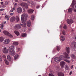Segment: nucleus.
Wrapping results in <instances>:
<instances>
[{
	"instance_id": "bf43d9fd",
	"label": "nucleus",
	"mask_w": 76,
	"mask_h": 76,
	"mask_svg": "<svg viewBox=\"0 0 76 76\" xmlns=\"http://www.w3.org/2000/svg\"><path fill=\"white\" fill-rule=\"evenodd\" d=\"M28 0H23V1H28Z\"/></svg>"
},
{
	"instance_id": "774afa93",
	"label": "nucleus",
	"mask_w": 76,
	"mask_h": 76,
	"mask_svg": "<svg viewBox=\"0 0 76 76\" xmlns=\"http://www.w3.org/2000/svg\"><path fill=\"white\" fill-rule=\"evenodd\" d=\"M4 56V58H5V56Z\"/></svg>"
},
{
	"instance_id": "13d9d810",
	"label": "nucleus",
	"mask_w": 76,
	"mask_h": 76,
	"mask_svg": "<svg viewBox=\"0 0 76 76\" xmlns=\"http://www.w3.org/2000/svg\"><path fill=\"white\" fill-rule=\"evenodd\" d=\"M15 2L18 3V0H15Z\"/></svg>"
},
{
	"instance_id": "393cba45",
	"label": "nucleus",
	"mask_w": 76,
	"mask_h": 76,
	"mask_svg": "<svg viewBox=\"0 0 76 76\" xmlns=\"http://www.w3.org/2000/svg\"><path fill=\"white\" fill-rule=\"evenodd\" d=\"M72 11H73V9H72V8H70L68 10V12L69 13L71 12H72Z\"/></svg>"
},
{
	"instance_id": "20e7f679",
	"label": "nucleus",
	"mask_w": 76,
	"mask_h": 76,
	"mask_svg": "<svg viewBox=\"0 0 76 76\" xmlns=\"http://www.w3.org/2000/svg\"><path fill=\"white\" fill-rule=\"evenodd\" d=\"M3 33L5 35L8 36V37H10V38H12V37H13V36L10 34V33H9V32L6 31H3Z\"/></svg>"
},
{
	"instance_id": "a878e982",
	"label": "nucleus",
	"mask_w": 76,
	"mask_h": 76,
	"mask_svg": "<svg viewBox=\"0 0 76 76\" xmlns=\"http://www.w3.org/2000/svg\"><path fill=\"white\" fill-rule=\"evenodd\" d=\"M27 35V34H26L23 33L22 34L21 37H26Z\"/></svg>"
},
{
	"instance_id": "6ab92c4d",
	"label": "nucleus",
	"mask_w": 76,
	"mask_h": 76,
	"mask_svg": "<svg viewBox=\"0 0 76 76\" xmlns=\"http://www.w3.org/2000/svg\"><path fill=\"white\" fill-rule=\"evenodd\" d=\"M58 76H64V73L61 72H58Z\"/></svg>"
},
{
	"instance_id": "58836bf2",
	"label": "nucleus",
	"mask_w": 76,
	"mask_h": 76,
	"mask_svg": "<svg viewBox=\"0 0 76 76\" xmlns=\"http://www.w3.org/2000/svg\"><path fill=\"white\" fill-rule=\"evenodd\" d=\"M8 4V2L7 1L5 2V4L4 5V6H7Z\"/></svg>"
},
{
	"instance_id": "a18cd8bd",
	"label": "nucleus",
	"mask_w": 76,
	"mask_h": 76,
	"mask_svg": "<svg viewBox=\"0 0 76 76\" xmlns=\"http://www.w3.org/2000/svg\"><path fill=\"white\" fill-rule=\"evenodd\" d=\"M16 6H17V3H15L14 4V7H16Z\"/></svg>"
},
{
	"instance_id": "338daca9",
	"label": "nucleus",
	"mask_w": 76,
	"mask_h": 76,
	"mask_svg": "<svg viewBox=\"0 0 76 76\" xmlns=\"http://www.w3.org/2000/svg\"><path fill=\"white\" fill-rule=\"evenodd\" d=\"M1 1H2V0H1Z\"/></svg>"
},
{
	"instance_id": "7ed1b4c3",
	"label": "nucleus",
	"mask_w": 76,
	"mask_h": 76,
	"mask_svg": "<svg viewBox=\"0 0 76 76\" xmlns=\"http://www.w3.org/2000/svg\"><path fill=\"white\" fill-rule=\"evenodd\" d=\"M3 33L5 35L8 36V37H10V38H12V37H13V36L10 34V33H9V32L6 31H3Z\"/></svg>"
},
{
	"instance_id": "1a4fd4ad",
	"label": "nucleus",
	"mask_w": 76,
	"mask_h": 76,
	"mask_svg": "<svg viewBox=\"0 0 76 76\" xmlns=\"http://www.w3.org/2000/svg\"><path fill=\"white\" fill-rule=\"evenodd\" d=\"M15 20H16V17L15 16H13L10 19V21L11 22H13L15 21Z\"/></svg>"
},
{
	"instance_id": "7c9ffc66",
	"label": "nucleus",
	"mask_w": 76,
	"mask_h": 76,
	"mask_svg": "<svg viewBox=\"0 0 76 76\" xmlns=\"http://www.w3.org/2000/svg\"><path fill=\"white\" fill-rule=\"evenodd\" d=\"M13 44L15 45H18L19 44V43L18 42H14L13 43Z\"/></svg>"
},
{
	"instance_id": "e2e57ef3",
	"label": "nucleus",
	"mask_w": 76,
	"mask_h": 76,
	"mask_svg": "<svg viewBox=\"0 0 76 76\" xmlns=\"http://www.w3.org/2000/svg\"><path fill=\"white\" fill-rule=\"evenodd\" d=\"M1 29H0V32H1Z\"/></svg>"
},
{
	"instance_id": "0eeeda50",
	"label": "nucleus",
	"mask_w": 76,
	"mask_h": 76,
	"mask_svg": "<svg viewBox=\"0 0 76 76\" xmlns=\"http://www.w3.org/2000/svg\"><path fill=\"white\" fill-rule=\"evenodd\" d=\"M15 48V46L13 45H11L10 47L9 48V51H14Z\"/></svg>"
},
{
	"instance_id": "69168bd1",
	"label": "nucleus",
	"mask_w": 76,
	"mask_h": 76,
	"mask_svg": "<svg viewBox=\"0 0 76 76\" xmlns=\"http://www.w3.org/2000/svg\"><path fill=\"white\" fill-rule=\"evenodd\" d=\"M75 7H76V5H75Z\"/></svg>"
},
{
	"instance_id": "37998d69",
	"label": "nucleus",
	"mask_w": 76,
	"mask_h": 76,
	"mask_svg": "<svg viewBox=\"0 0 76 76\" xmlns=\"http://www.w3.org/2000/svg\"><path fill=\"white\" fill-rule=\"evenodd\" d=\"M0 61H2V57L0 56Z\"/></svg>"
},
{
	"instance_id": "2f4dec72",
	"label": "nucleus",
	"mask_w": 76,
	"mask_h": 76,
	"mask_svg": "<svg viewBox=\"0 0 76 76\" xmlns=\"http://www.w3.org/2000/svg\"><path fill=\"white\" fill-rule=\"evenodd\" d=\"M56 49L57 51H59V50H60V46H57L56 47Z\"/></svg>"
},
{
	"instance_id": "f03ea898",
	"label": "nucleus",
	"mask_w": 76,
	"mask_h": 76,
	"mask_svg": "<svg viewBox=\"0 0 76 76\" xmlns=\"http://www.w3.org/2000/svg\"><path fill=\"white\" fill-rule=\"evenodd\" d=\"M63 57V56H61L60 57H55L54 59V61H56V62L58 63V62H60V61H61V60H62V57Z\"/></svg>"
},
{
	"instance_id": "f704fd0d",
	"label": "nucleus",
	"mask_w": 76,
	"mask_h": 76,
	"mask_svg": "<svg viewBox=\"0 0 76 76\" xmlns=\"http://www.w3.org/2000/svg\"><path fill=\"white\" fill-rule=\"evenodd\" d=\"M64 61H66V62H67V63H70V61L67 60V59H64Z\"/></svg>"
},
{
	"instance_id": "a211bd4d",
	"label": "nucleus",
	"mask_w": 76,
	"mask_h": 76,
	"mask_svg": "<svg viewBox=\"0 0 76 76\" xmlns=\"http://www.w3.org/2000/svg\"><path fill=\"white\" fill-rule=\"evenodd\" d=\"M27 25L28 27H30L31 26V21L29 20L27 22Z\"/></svg>"
},
{
	"instance_id": "8fccbe9b",
	"label": "nucleus",
	"mask_w": 76,
	"mask_h": 76,
	"mask_svg": "<svg viewBox=\"0 0 76 76\" xmlns=\"http://www.w3.org/2000/svg\"><path fill=\"white\" fill-rule=\"evenodd\" d=\"M4 10V9H0V11H3Z\"/></svg>"
},
{
	"instance_id": "864d4df0",
	"label": "nucleus",
	"mask_w": 76,
	"mask_h": 76,
	"mask_svg": "<svg viewBox=\"0 0 76 76\" xmlns=\"http://www.w3.org/2000/svg\"><path fill=\"white\" fill-rule=\"evenodd\" d=\"M13 13H11L10 14V15H11V16H12L13 15Z\"/></svg>"
},
{
	"instance_id": "09e8293b",
	"label": "nucleus",
	"mask_w": 76,
	"mask_h": 76,
	"mask_svg": "<svg viewBox=\"0 0 76 76\" xmlns=\"http://www.w3.org/2000/svg\"><path fill=\"white\" fill-rule=\"evenodd\" d=\"M15 7H13L12 8V10H15Z\"/></svg>"
},
{
	"instance_id": "e433bc0d",
	"label": "nucleus",
	"mask_w": 76,
	"mask_h": 76,
	"mask_svg": "<svg viewBox=\"0 0 76 76\" xmlns=\"http://www.w3.org/2000/svg\"><path fill=\"white\" fill-rule=\"evenodd\" d=\"M18 58V55H16L14 57V59L15 60H16V59H17V58Z\"/></svg>"
},
{
	"instance_id": "c9c22d12",
	"label": "nucleus",
	"mask_w": 76,
	"mask_h": 76,
	"mask_svg": "<svg viewBox=\"0 0 76 76\" xmlns=\"http://www.w3.org/2000/svg\"><path fill=\"white\" fill-rule=\"evenodd\" d=\"M71 57L72 58H75V56L74 54L71 55Z\"/></svg>"
},
{
	"instance_id": "dca6fc26",
	"label": "nucleus",
	"mask_w": 76,
	"mask_h": 76,
	"mask_svg": "<svg viewBox=\"0 0 76 76\" xmlns=\"http://www.w3.org/2000/svg\"><path fill=\"white\" fill-rule=\"evenodd\" d=\"M4 53H5L6 54L8 53V50L6 49V48H4L3 50Z\"/></svg>"
},
{
	"instance_id": "f8f14e48",
	"label": "nucleus",
	"mask_w": 76,
	"mask_h": 76,
	"mask_svg": "<svg viewBox=\"0 0 76 76\" xmlns=\"http://www.w3.org/2000/svg\"><path fill=\"white\" fill-rule=\"evenodd\" d=\"M10 42V40L8 39L5 40L4 42V43L5 44H8Z\"/></svg>"
},
{
	"instance_id": "72a5a7b5",
	"label": "nucleus",
	"mask_w": 76,
	"mask_h": 76,
	"mask_svg": "<svg viewBox=\"0 0 76 76\" xmlns=\"http://www.w3.org/2000/svg\"><path fill=\"white\" fill-rule=\"evenodd\" d=\"M35 17H34V16L33 15H32L31 17V20H34Z\"/></svg>"
},
{
	"instance_id": "3c124183",
	"label": "nucleus",
	"mask_w": 76,
	"mask_h": 76,
	"mask_svg": "<svg viewBox=\"0 0 76 76\" xmlns=\"http://www.w3.org/2000/svg\"><path fill=\"white\" fill-rule=\"evenodd\" d=\"M72 74V72L71 71L69 73V75H71V74Z\"/></svg>"
},
{
	"instance_id": "c756f323",
	"label": "nucleus",
	"mask_w": 76,
	"mask_h": 76,
	"mask_svg": "<svg viewBox=\"0 0 76 76\" xmlns=\"http://www.w3.org/2000/svg\"><path fill=\"white\" fill-rule=\"evenodd\" d=\"M4 40V38L2 37H0V42H2Z\"/></svg>"
},
{
	"instance_id": "bb28decb",
	"label": "nucleus",
	"mask_w": 76,
	"mask_h": 76,
	"mask_svg": "<svg viewBox=\"0 0 76 76\" xmlns=\"http://www.w3.org/2000/svg\"><path fill=\"white\" fill-rule=\"evenodd\" d=\"M4 62L5 63L7 64V65H9V62L6 59H5L4 60Z\"/></svg>"
},
{
	"instance_id": "423d86ee",
	"label": "nucleus",
	"mask_w": 76,
	"mask_h": 76,
	"mask_svg": "<svg viewBox=\"0 0 76 76\" xmlns=\"http://www.w3.org/2000/svg\"><path fill=\"white\" fill-rule=\"evenodd\" d=\"M66 22L67 23L69 24V25H71V24L73 23V21L72 19H70L69 20V19H67L66 20Z\"/></svg>"
},
{
	"instance_id": "680f3d73",
	"label": "nucleus",
	"mask_w": 76,
	"mask_h": 76,
	"mask_svg": "<svg viewBox=\"0 0 76 76\" xmlns=\"http://www.w3.org/2000/svg\"><path fill=\"white\" fill-rule=\"evenodd\" d=\"M60 28H61V26H60Z\"/></svg>"
},
{
	"instance_id": "4d7b16f0",
	"label": "nucleus",
	"mask_w": 76,
	"mask_h": 76,
	"mask_svg": "<svg viewBox=\"0 0 76 76\" xmlns=\"http://www.w3.org/2000/svg\"><path fill=\"white\" fill-rule=\"evenodd\" d=\"M74 12H76V9H75V8L74 9Z\"/></svg>"
},
{
	"instance_id": "473e14b6",
	"label": "nucleus",
	"mask_w": 76,
	"mask_h": 76,
	"mask_svg": "<svg viewBox=\"0 0 76 76\" xmlns=\"http://www.w3.org/2000/svg\"><path fill=\"white\" fill-rule=\"evenodd\" d=\"M61 38H62V41H64L65 39L64 38V36H62L61 37Z\"/></svg>"
},
{
	"instance_id": "c85d7f7f",
	"label": "nucleus",
	"mask_w": 76,
	"mask_h": 76,
	"mask_svg": "<svg viewBox=\"0 0 76 76\" xmlns=\"http://www.w3.org/2000/svg\"><path fill=\"white\" fill-rule=\"evenodd\" d=\"M65 69L66 70H69V66H68V65H66L65 66Z\"/></svg>"
},
{
	"instance_id": "6e6d98bb",
	"label": "nucleus",
	"mask_w": 76,
	"mask_h": 76,
	"mask_svg": "<svg viewBox=\"0 0 76 76\" xmlns=\"http://www.w3.org/2000/svg\"><path fill=\"white\" fill-rule=\"evenodd\" d=\"M10 12H13V10H12L10 11Z\"/></svg>"
},
{
	"instance_id": "9b49d317",
	"label": "nucleus",
	"mask_w": 76,
	"mask_h": 76,
	"mask_svg": "<svg viewBox=\"0 0 76 76\" xmlns=\"http://www.w3.org/2000/svg\"><path fill=\"white\" fill-rule=\"evenodd\" d=\"M9 52L11 56H13L15 55V51H14V50H12L10 51H9Z\"/></svg>"
},
{
	"instance_id": "c03bdc74",
	"label": "nucleus",
	"mask_w": 76,
	"mask_h": 76,
	"mask_svg": "<svg viewBox=\"0 0 76 76\" xmlns=\"http://www.w3.org/2000/svg\"><path fill=\"white\" fill-rule=\"evenodd\" d=\"M3 27H4V26L3 25H2L1 26V29H3Z\"/></svg>"
},
{
	"instance_id": "ea45409f",
	"label": "nucleus",
	"mask_w": 76,
	"mask_h": 76,
	"mask_svg": "<svg viewBox=\"0 0 76 76\" xmlns=\"http://www.w3.org/2000/svg\"><path fill=\"white\" fill-rule=\"evenodd\" d=\"M62 34L64 35H65V31H64L63 30V31H62Z\"/></svg>"
},
{
	"instance_id": "4be33fe9",
	"label": "nucleus",
	"mask_w": 76,
	"mask_h": 76,
	"mask_svg": "<svg viewBox=\"0 0 76 76\" xmlns=\"http://www.w3.org/2000/svg\"><path fill=\"white\" fill-rule=\"evenodd\" d=\"M34 11V10H28V13H32Z\"/></svg>"
},
{
	"instance_id": "de8ad7c7",
	"label": "nucleus",
	"mask_w": 76,
	"mask_h": 76,
	"mask_svg": "<svg viewBox=\"0 0 76 76\" xmlns=\"http://www.w3.org/2000/svg\"><path fill=\"white\" fill-rule=\"evenodd\" d=\"M49 76H54V75H52L50 73L49 75Z\"/></svg>"
},
{
	"instance_id": "aec40b11",
	"label": "nucleus",
	"mask_w": 76,
	"mask_h": 76,
	"mask_svg": "<svg viewBox=\"0 0 76 76\" xmlns=\"http://www.w3.org/2000/svg\"><path fill=\"white\" fill-rule=\"evenodd\" d=\"M76 4V0H73V1L72 2V7L73 8V6H74V4Z\"/></svg>"
},
{
	"instance_id": "2eb2a0df",
	"label": "nucleus",
	"mask_w": 76,
	"mask_h": 76,
	"mask_svg": "<svg viewBox=\"0 0 76 76\" xmlns=\"http://www.w3.org/2000/svg\"><path fill=\"white\" fill-rule=\"evenodd\" d=\"M71 46L74 49L76 48V43L75 42H73L71 44Z\"/></svg>"
},
{
	"instance_id": "0e129e2a",
	"label": "nucleus",
	"mask_w": 76,
	"mask_h": 76,
	"mask_svg": "<svg viewBox=\"0 0 76 76\" xmlns=\"http://www.w3.org/2000/svg\"><path fill=\"white\" fill-rule=\"evenodd\" d=\"M75 39L76 40V36L75 37Z\"/></svg>"
},
{
	"instance_id": "6e6552de",
	"label": "nucleus",
	"mask_w": 76,
	"mask_h": 76,
	"mask_svg": "<svg viewBox=\"0 0 76 76\" xmlns=\"http://www.w3.org/2000/svg\"><path fill=\"white\" fill-rule=\"evenodd\" d=\"M28 4L30 6L32 7L35 6V4H34L33 1H29L28 2Z\"/></svg>"
},
{
	"instance_id": "5fc2aeb1",
	"label": "nucleus",
	"mask_w": 76,
	"mask_h": 76,
	"mask_svg": "<svg viewBox=\"0 0 76 76\" xmlns=\"http://www.w3.org/2000/svg\"><path fill=\"white\" fill-rule=\"evenodd\" d=\"M1 4H3V2L2 1L1 2Z\"/></svg>"
},
{
	"instance_id": "49530a36",
	"label": "nucleus",
	"mask_w": 76,
	"mask_h": 76,
	"mask_svg": "<svg viewBox=\"0 0 76 76\" xmlns=\"http://www.w3.org/2000/svg\"><path fill=\"white\" fill-rule=\"evenodd\" d=\"M39 7H40V5L37 6L36 7L37 9H39Z\"/></svg>"
},
{
	"instance_id": "a19ab883",
	"label": "nucleus",
	"mask_w": 76,
	"mask_h": 76,
	"mask_svg": "<svg viewBox=\"0 0 76 76\" xmlns=\"http://www.w3.org/2000/svg\"><path fill=\"white\" fill-rule=\"evenodd\" d=\"M64 28L65 29H67V26H66V25H64Z\"/></svg>"
},
{
	"instance_id": "f3484780",
	"label": "nucleus",
	"mask_w": 76,
	"mask_h": 76,
	"mask_svg": "<svg viewBox=\"0 0 76 76\" xmlns=\"http://www.w3.org/2000/svg\"><path fill=\"white\" fill-rule=\"evenodd\" d=\"M66 51L67 53H68V54H69L70 51V48L69 47L66 48Z\"/></svg>"
},
{
	"instance_id": "ddd939ff",
	"label": "nucleus",
	"mask_w": 76,
	"mask_h": 76,
	"mask_svg": "<svg viewBox=\"0 0 76 76\" xmlns=\"http://www.w3.org/2000/svg\"><path fill=\"white\" fill-rule=\"evenodd\" d=\"M66 64L65 62L63 61H62L60 62V65L61 67L63 68L64 67V66Z\"/></svg>"
},
{
	"instance_id": "79ce46f5",
	"label": "nucleus",
	"mask_w": 76,
	"mask_h": 76,
	"mask_svg": "<svg viewBox=\"0 0 76 76\" xmlns=\"http://www.w3.org/2000/svg\"><path fill=\"white\" fill-rule=\"evenodd\" d=\"M17 50L18 51H20V48H17Z\"/></svg>"
},
{
	"instance_id": "4c0bfd02",
	"label": "nucleus",
	"mask_w": 76,
	"mask_h": 76,
	"mask_svg": "<svg viewBox=\"0 0 76 76\" xmlns=\"http://www.w3.org/2000/svg\"><path fill=\"white\" fill-rule=\"evenodd\" d=\"M16 20L17 22H19V18L18 17H17Z\"/></svg>"
},
{
	"instance_id": "39448f33",
	"label": "nucleus",
	"mask_w": 76,
	"mask_h": 76,
	"mask_svg": "<svg viewBox=\"0 0 76 76\" xmlns=\"http://www.w3.org/2000/svg\"><path fill=\"white\" fill-rule=\"evenodd\" d=\"M20 5L26 9H28V4L26 3L23 2L20 4Z\"/></svg>"
},
{
	"instance_id": "4468645a",
	"label": "nucleus",
	"mask_w": 76,
	"mask_h": 76,
	"mask_svg": "<svg viewBox=\"0 0 76 76\" xmlns=\"http://www.w3.org/2000/svg\"><path fill=\"white\" fill-rule=\"evenodd\" d=\"M17 12L19 13H21L22 11V9L20 7H19L17 9Z\"/></svg>"
},
{
	"instance_id": "b1692460",
	"label": "nucleus",
	"mask_w": 76,
	"mask_h": 76,
	"mask_svg": "<svg viewBox=\"0 0 76 76\" xmlns=\"http://www.w3.org/2000/svg\"><path fill=\"white\" fill-rule=\"evenodd\" d=\"M14 32L15 34H16L17 36H18V35H19V33L18 31H14Z\"/></svg>"
},
{
	"instance_id": "052dcab7",
	"label": "nucleus",
	"mask_w": 76,
	"mask_h": 76,
	"mask_svg": "<svg viewBox=\"0 0 76 76\" xmlns=\"http://www.w3.org/2000/svg\"><path fill=\"white\" fill-rule=\"evenodd\" d=\"M6 23V22H4L3 23H4V24H5Z\"/></svg>"
},
{
	"instance_id": "9d476101",
	"label": "nucleus",
	"mask_w": 76,
	"mask_h": 76,
	"mask_svg": "<svg viewBox=\"0 0 76 76\" xmlns=\"http://www.w3.org/2000/svg\"><path fill=\"white\" fill-rule=\"evenodd\" d=\"M64 57L68 59H70V57L69 56V55L66 52L65 53Z\"/></svg>"
},
{
	"instance_id": "cd10ccee",
	"label": "nucleus",
	"mask_w": 76,
	"mask_h": 76,
	"mask_svg": "<svg viewBox=\"0 0 76 76\" xmlns=\"http://www.w3.org/2000/svg\"><path fill=\"white\" fill-rule=\"evenodd\" d=\"M10 18V16H8L7 15H6L5 17V19H7V20H8Z\"/></svg>"
},
{
	"instance_id": "f257e3e1",
	"label": "nucleus",
	"mask_w": 76,
	"mask_h": 76,
	"mask_svg": "<svg viewBox=\"0 0 76 76\" xmlns=\"http://www.w3.org/2000/svg\"><path fill=\"white\" fill-rule=\"evenodd\" d=\"M27 17H28V14L26 13H23L21 16V21L22 22L20 23V25L24 28L26 27V24L24 23V20L26 21L27 20Z\"/></svg>"
},
{
	"instance_id": "412c9836",
	"label": "nucleus",
	"mask_w": 76,
	"mask_h": 76,
	"mask_svg": "<svg viewBox=\"0 0 76 76\" xmlns=\"http://www.w3.org/2000/svg\"><path fill=\"white\" fill-rule=\"evenodd\" d=\"M15 28L17 29H20L21 28V26L19 24L16 25L15 26Z\"/></svg>"
},
{
	"instance_id": "5701e85b",
	"label": "nucleus",
	"mask_w": 76,
	"mask_h": 76,
	"mask_svg": "<svg viewBox=\"0 0 76 76\" xmlns=\"http://www.w3.org/2000/svg\"><path fill=\"white\" fill-rule=\"evenodd\" d=\"M7 57L8 60H9V61H10L11 60H12V58H11V57H10V56H8Z\"/></svg>"
},
{
	"instance_id": "603ef678",
	"label": "nucleus",
	"mask_w": 76,
	"mask_h": 76,
	"mask_svg": "<svg viewBox=\"0 0 76 76\" xmlns=\"http://www.w3.org/2000/svg\"><path fill=\"white\" fill-rule=\"evenodd\" d=\"M73 65H72L71 66V69H73Z\"/></svg>"
}]
</instances>
